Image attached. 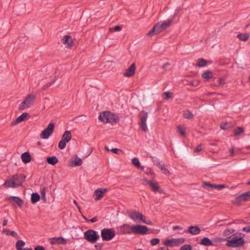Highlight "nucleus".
I'll use <instances>...</instances> for the list:
<instances>
[{
	"label": "nucleus",
	"mask_w": 250,
	"mask_h": 250,
	"mask_svg": "<svg viewBox=\"0 0 250 250\" xmlns=\"http://www.w3.org/2000/svg\"><path fill=\"white\" fill-rule=\"evenodd\" d=\"M244 236L241 233H236L226 238V241L228 242L226 245L229 247L236 248L240 247L243 246L245 241L241 235Z\"/></svg>",
	"instance_id": "f257e3e1"
},
{
	"label": "nucleus",
	"mask_w": 250,
	"mask_h": 250,
	"mask_svg": "<svg viewBox=\"0 0 250 250\" xmlns=\"http://www.w3.org/2000/svg\"><path fill=\"white\" fill-rule=\"evenodd\" d=\"M98 118L100 121L104 123H116L119 120L118 117L116 114L112 113L110 111H104L101 113Z\"/></svg>",
	"instance_id": "f03ea898"
},
{
	"label": "nucleus",
	"mask_w": 250,
	"mask_h": 250,
	"mask_svg": "<svg viewBox=\"0 0 250 250\" xmlns=\"http://www.w3.org/2000/svg\"><path fill=\"white\" fill-rule=\"evenodd\" d=\"M98 232L93 229H88L84 232V238L91 244L95 243L99 239Z\"/></svg>",
	"instance_id": "7ed1b4c3"
},
{
	"label": "nucleus",
	"mask_w": 250,
	"mask_h": 250,
	"mask_svg": "<svg viewBox=\"0 0 250 250\" xmlns=\"http://www.w3.org/2000/svg\"><path fill=\"white\" fill-rule=\"evenodd\" d=\"M35 100V96L33 94H30L26 96L25 99L20 104L19 109L23 110L30 107L34 103Z\"/></svg>",
	"instance_id": "20e7f679"
},
{
	"label": "nucleus",
	"mask_w": 250,
	"mask_h": 250,
	"mask_svg": "<svg viewBox=\"0 0 250 250\" xmlns=\"http://www.w3.org/2000/svg\"><path fill=\"white\" fill-rule=\"evenodd\" d=\"M115 235V231L112 229H104L101 230V237L104 241H110Z\"/></svg>",
	"instance_id": "39448f33"
},
{
	"label": "nucleus",
	"mask_w": 250,
	"mask_h": 250,
	"mask_svg": "<svg viewBox=\"0 0 250 250\" xmlns=\"http://www.w3.org/2000/svg\"><path fill=\"white\" fill-rule=\"evenodd\" d=\"M132 233L135 234L144 235L147 233L148 229L146 226L143 225H134L131 227Z\"/></svg>",
	"instance_id": "423d86ee"
},
{
	"label": "nucleus",
	"mask_w": 250,
	"mask_h": 250,
	"mask_svg": "<svg viewBox=\"0 0 250 250\" xmlns=\"http://www.w3.org/2000/svg\"><path fill=\"white\" fill-rule=\"evenodd\" d=\"M55 127V125L52 123H50L47 127L44 129L40 135V138L42 139H46L52 134Z\"/></svg>",
	"instance_id": "0eeeda50"
},
{
	"label": "nucleus",
	"mask_w": 250,
	"mask_h": 250,
	"mask_svg": "<svg viewBox=\"0 0 250 250\" xmlns=\"http://www.w3.org/2000/svg\"><path fill=\"white\" fill-rule=\"evenodd\" d=\"M250 199V191L243 193L236 197L233 201V203L237 205L241 204L242 202H245Z\"/></svg>",
	"instance_id": "6e6552de"
},
{
	"label": "nucleus",
	"mask_w": 250,
	"mask_h": 250,
	"mask_svg": "<svg viewBox=\"0 0 250 250\" xmlns=\"http://www.w3.org/2000/svg\"><path fill=\"white\" fill-rule=\"evenodd\" d=\"M144 181L146 182V184L149 185L150 188L154 192H158L160 193H164V190L163 189L160 188V187L158 186V183L156 181H152V180H148L146 179H144Z\"/></svg>",
	"instance_id": "1a4fd4ad"
},
{
	"label": "nucleus",
	"mask_w": 250,
	"mask_h": 250,
	"mask_svg": "<svg viewBox=\"0 0 250 250\" xmlns=\"http://www.w3.org/2000/svg\"><path fill=\"white\" fill-rule=\"evenodd\" d=\"M128 215L135 222H143V220L145 218V216L142 213L135 210L130 212Z\"/></svg>",
	"instance_id": "9d476101"
},
{
	"label": "nucleus",
	"mask_w": 250,
	"mask_h": 250,
	"mask_svg": "<svg viewBox=\"0 0 250 250\" xmlns=\"http://www.w3.org/2000/svg\"><path fill=\"white\" fill-rule=\"evenodd\" d=\"M26 176L23 174H16L12 176V179L15 182L16 188L21 186L24 181Z\"/></svg>",
	"instance_id": "9b49d317"
},
{
	"label": "nucleus",
	"mask_w": 250,
	"mask_h": 250,
	"mask_svg": "<svg viewBox=\"0 0 250 250\" xmlns=\"http://www.w3.org/2000/svg\"><path fill=\"white\" fill-rule=\"evenodd\" d=\"M30 117V115L26 112L23 113L21 115L18 117L15 121L11 123L12 126L15 125L19 123L29 119Z\"/></svg>",
	"instance_id": "f8f14e48"
},
{
	"label": "nucleus",
	"mask_w": 250,
	"mask_h": 250,
	"mask_svg": "<svg viewBox=\"0 0 250 250\" xmlns=\"http://www.w3.org/2000/svg\"><path fill=\"white\" fill-rule=\"evenodd\" d=\"M163 30L161 26L160 23L155 24L154 27L147 33L148 36H152L154 34H158Z\"/></svg>",
	"instance_id": "ddd939ff"
},
{
	"label": "nucleus",
	"mask_w": 250,
	"mask_h": 250,
	"mask_svg": "<svg viewBox=\"0 0 250 250\" xmlns=\"http://www.w3.org/2000/svg\"><path fill=\"white\" fill-rule=\"evenodd\" d=\"M6 200L9 201L13 205L17 204L19 207H21L23 204V201L20 197L17 196H10L6 198Z\"/></svg>",
	"instance_id": "4468645a"
},
{
	"label": "nucleus",
	"mask_w": 250,
	"mask_h": 250,
	"mask_svg": "<svg viewBox=\"0 0 250 250\" xmlns=\"http://www.w3.org/2000/svg\"><path fill=\"white\" fill-rule=\"evenodd\" d=\"M107 191L105 188H100L96 189L94 192V195L95 196V200H100L104 196V194Z\"/></svg>",
	"instance_id": "2eb2a0df"
},
{
	"label": "nucleus",
	"mask_w": 250,
	"mask_h": 250,
	"mask_svg": "<svg viewBox=\"0 0 250 250\" xmlns=\"http://www.w3.org/2000/svg\"><path fill=\"white\" fill-rule=\"evenodd\" d=\"M136 70V65L135 63H133L128 68L126 69L124 73V75L125 77H130L134 75Z\"/></svg>",
	"instance_id": "dca6fc26"
},
{
	"label": "nucleus",
	"mask_w": 250,
	"mask_h": 250,
	"mask_svg": "<svg viewBox=\"0 0 250 250\" xmlns=\"http://www.w3.org/2000/svg\"><path fill=\"white\" fill-rule=\"evenodd\" d=\"M66 242V239L62 237L52 238L50 241V243L52 245L65 244Z\"/></svg>",
	"instance_id": "f3484780"
},
{
	"label": "nucleus",
	"mask_w": 250,
	"mask_h": 250,
	"mask_svg": "<svg viewBox=\"0 0 250 250\" xmlns=\"http://www.w3.org/2000/svg\"><path fill=\"white\" fill-rule=\"evenodd\" d=\"M188 232L192 235H197L200 233L201 229L197 226H191L188 228Z\"/></svg>",
	"instance_id": "a211bd4d"
},
{
	"label": "nucleus",
	"mask_w": 250,
	"mask_h": 250,
	"mask_svg": "<svg viewBox=\"0 0 250 250\" xmlns=\"http://www.w3.org/2000/svg\"><path fill=\"white\" fill-rule=\"evenodd\" d=\"M63 43L66 45V47L70 48L73 45V40L71 36L68 35L64 36L62 39Z\"/></svg>",
	"instance_id": "6ab92c4d"
},
{
	"label": "nucleus",
	"mask_w": 250,
	"mask_h": 250,
	"mask_svg": "<svg viewBox=\"0 0 250 250\" xmlns=\"http://www.w3.org/2000/svg\"><path fill=\"white\" fill-rule=\"evenodd\" d=\"M21 158L22 162L24 164L29 163L31 160V156L29 153L28 152H25L21 154Z\"/></svg>",
	"instance_id": "aec40b11"
},
{
	"label": "nucleus",
	"mask_w": 250,
	"mask_h": 250,
	"mask_svg": "<svg viewBox=\"0 0 250 250\" xmlns=\"http://www.w3.org/2000/svg\"><path fill=\"white\" fill-rule=\"evenodd\" d=\"M157 163H155V165L163 171L165 174H167L169 173V171L165 168V165L160 160H156Z\"/></svg>",
	"instance_id": "412c9836"
},
{
	"label": "nucleus",
	"mask_w": 250,
	"mask_h": 250,
	"mask_svg": "<svg viewBox=\"0 0 250 250\" xmlns=\"http://www.w3.org/2000/svg\"><path fill=\"white\" fill-rule=\"evenodd\" d=\"M72 138V135L70 131H65L62 136V140L68 143Z\"/></svg>",
	"instance_id": "4be33fe9"
},
{
	"label": "nucleus",
	"mask_w": 250,
	"mask_h": 250,
	"mask_svg": "<svg viewBox=\"0 0 250 250\" xmlns=\"http://www.w3.org/2000/svg\"><path fill=\"white\" fill-rule=\"evenodd\" d=\"M131 228L128 224H124L121 227V230L123 233L125 234H130L132 233L131 230H130Z\"/></svg>",
	"instance_id": "5701e85b"
},
{
	"label": "nucleus",
	"mask_w": 250,
	"mask_h": 250,
	"mask_svg": "<svg viewBox=\"0 0 250 250\" xmlns=\"http://www.w3.org/2000/svg\"><path fill=\"white\" fill-rule=\"evenodd\" d=\"M200 244L205 246H210L213 245L212 241L208 237H204L201 240Z\"/></svg>",
	"instance_id": "b1692460"
},
{
	"label": "nucleus",
	"mask_w": 250,
	"mask_h": 250,
	"mask_svg": "<svg viewBox=\"0 0 250 250\" xmlns=\"http://www.w3.org/2000/svg\"><path fill=\"white\" fill-rule=\"evenodd\" d=\"M58 159L56 156L48 157L46 158V162L51 165H55L58 162Z\"/></svg>",
	"instance_id": "393cba45"
},
{
	"label": "nucleus",
	"mask_w": 250,
	"mask_h": 250,
	"mask_svg": "<svg viewBox=\"0 0 250 250\" xmlns=\"http://www.w3.org/2000/svg\"><path fill=\"white\" fill-rule=\"evenodd\" d=\"M40 196L38 193H33L31 194V202L32 204H35L40 200Z\"/></svg>",
	"instance_id": "a878e982"
},
{
	"label": "nucleus",
	"mask_w": 250,
	"mask_h": 250,
	"mask_svg": "<svg viewBox=\"0 0 250 250\" xmlns=\"http://www.w3.org/2000/svg\"><path fill=\"white\" fill-rule=\"evenodd\" d=\"M132 163L137 168H140L142 170H144V167L143 166H141L139 160L138 158L136 157H134L132 159Z\"/></svg>",
	"instance_id": "bb28decb"
},
{
	"label": "nucleus",
	"mask_w": 250,
	"mask_h": 250,
	"mask_svg": "<svg viewBox=\"0 0 250 250\" xmlns=\"http://www.w3.org/2000/svg\"><path fill=\"white\" fill-rule=\"evenodd\" d=\"M3 185L7 188H16L15 182H14L12 179L11 180H7L5 181Z\"/></svg>",
	"instance_id": "cd10ccee"
},
{
	"label": "nucleus",
	"mask_w": 250,
	"mask_h": 250,
	"mask_svg": "<svg viewBox=\"0 0 250 250\" xmlns=\"http://www.w3.org/2000/svg\"><path fill=\"white\" fill-rule=\"evenodd\" d=\"M2 232L5 233L6 235H11V236H13V237H15V238L18 237V234L15 231H11L8 229H4L2 230Z\"/></svg>",
	"instance_id": "c85d7f7f"
},
{
	"label": "nucleus",
	"mask_w": 250,
	"mask_h": 250,
	"mask_svg": "<svg viewBox=\"0 0 250 250\" xmlns=\"http://www.w3.org/2000/svg\"><path fill=\"white\" fill-rule=\"evenodd\" d=\"M237 37L242 41H246L250 37V34L248 33L239 34L237 35Z\"/></svg>",
	"instance_id": "c756f323"
},
{
	"label": "nucleus",
	"mask_w": 250,
	"mask_h": 250,
	"mask_svg": "<svg viewBox=\"0 0 250 250\" xmlns=\"http://www.w3.org/2000/svg\"><path fill=\"white\" fill-rule=\"evenodd\" d=\"M147 118V113L143 110L140 114V122H146Z\"/></svg>",
	"instance_id": "7c9ffc66"
},
{
	"label": "nucleus",
	"mask_w": 250,
	"mask_h": 250,
	"mask_svg": "<svg viewBox=\"0 0 250 250\" xmlns=\"http://www.w3.org/2000/svg\"><path fill=\"white\" fill-rule=\"evenodd\" d=\"M202 77L203 78L206 79V80H208L209 79H211L212 78V72L209 70H208V71L204 72L202 74Z\"/></svg>",
	"instance_id": "2f4dec72"
},
{
	"label": "nucleus",
	"mask_w": 250,
	"mask_h": 250,
	"mask_svg": "<svg viewBox=\"0 0 250 250\" xmlns=\"http://www.w3.org/2000/svg\"><path fill=\"white\" fill-rule=\"evenodd\" d=\"M207 64V61L203 58H200L198 59L197 60V66L201 67H204Z\"/></svg>",
	"instance_id": "473e14b6"
},
{
	"label": "nucleus",
	"mask_w": 250,
	"mask_h": 250,
	"mask_svg": "<svg viewBox=\"0 0 250 250\" xmlns=\"http://www.w3.org/2000/svg\"><path fill=\"white\" fill-rule=\"evenodd\" d=\"M25 245V243L22 240H18L16 244V248L17 250H22V248Z\"/></svg>",
	"instance_id": "72a5a7b5"
},
{
	"label": "nucleus",
	"mask_w": 250,
	"mask_h": 250,
	"mask_svg": "<svg viewBox=\"0 0 250 250\" xmlns=\"http://www.w3.org/2000/svg\"><path fill=\"white\" fill-rule=\"evenodd\" d=\"M244 129L241 127H237L236 129H235L233 131V133L234 136H237L242 134L244 132Z\"/></svg>",
	"instance_id": "f704fd0d"
},
{
	"label": "nucleus",
	"mask_w": 250,
	"mask_h": 250,
	"mask_svg": "<svg viewBox=\"0 0 250 250\" xmlns=\"http://www.w3.org/2000/svg\"><path fill=\"white\" fill-rule=\"evenodd\" d=\"M171 22L172 21L169 20L167 21H165L163 22L160 23V25L162 27L163 29L165 30L170 25Z\"/></svg>",
	"instance_id": "c9c22d12"
},
{
	"label": "nucleus",
	"mask_w": 250,
	"mask_h": 250,
	"mask_svg": "<svg viewBox=\"0 0 250 250\" xmlns=\"http://www.w3.org/2000/svg\"><path fill=\"white\" fill-rule=\"evenodd\" d=\"M183 116L186 119H189L193 117V115L189 110H186L184 112Z\"/></svg>",
	"instance_id": "e433bc0d"
},
{
	"label": "nucleus",
	"mask_w": 250,
	"mask_h": 250,
	"mask_svg": "<svg viewBox=\"0 0 250 250\" xmlns=\"http://www.w3.org/2000/svg\"><path fill=\"white\" fill-rule=\"evenodd\" d=\"M235 230L234 229H226L223 233L224 236H228L229 234L233 233Z\"/></svg>",
	"instance_id": "4c0bfd02"
},
{
	"label": "nucleus",
	"mask_w": 250,
	"mask_h": 250,
	"mask_svg": "<svg viewBox=\"0 0 250 250\" xmlns=\"http://www.w3.org/2000/svg\"><path fill=\"white\" fill-rule=\"evenodd\" d=\"M174 239H167L165 241L164 244L166 246H172L175 245V240Z\"/></svg>",
	"instance_id": "58836bf2"
},
{
	"label": "nucleus",
	"mask_w": 250,
	"mask_h": 250,
	"mask_svg": "<svg viewBox=\"0 0 250 250\" xmlns=\"http://www.w3.org/2000/svg\"><path fill=\"white\" fill-rule=\"evenodd\" d=\"M172 96V93L169 91L165 92L163 94V99L167 100L171 98Z\"/></svg>",
	"instance_id": "ea45409f"
},
{
	"label": "nucleus",
	"mask_w": 250,
	"mask_h": 250,
	"mask_svg": "<svg viewBox=\"0 0 250 250\" xmlns=\"http://www.w3.org/2000/svg\"><path fill=\"white\" fill-rule=\"evenodd\" d=\"M82 164V160L76 156L75 160V163L72 166H80Z\"/></svg>",
	"instance_id": "a19ab883"
},
{
	"label": "nucleus",
	"mask_w": 250,
	"mask_h": 250,
	"mask_svg": "<svg viewBox=\"0 0 250 250\" xmlns=\"http://www.w3.org/2000/svg\"><path fill=\"white\" fill-rule=\"evenodd\" d=\"M41 192V196H42V200L44 202H45L46 201V197H45V192H46L45 188L44 187L42 188H41V192Z\"/></svg>",
	"instance_id": "79ce46f5"
},
{
	"label": "nucleus",
	"mask_w": 250,
	"mask_h": 250,
	"mask_svg": "<svg viewBox=\"0 0 250 250\" xmlns=\"http://www.w3.org/2000/svg\"><path fill=\"white\" fill-rule=\"evenodd\" d=\"M178 132L182 136H185L186 134V131L184 127L179 125L177 127Z\"/></svg>",
	"instance_id": "37998d69"
},
{
	"label": "nucleus",
	"mask_w": 250,
	"mask_h": 250,
	"mask_svg": "<svg viewBox=\"0 0 250 250\" xmlns=\"http://www.w3.org/2000/svg\"><path fill=\"white\" fill-rule=\"evenodd\" d=\"M67 142H65L64 141L61 140L58 144V147L60 149H64L66 146V144Z\"/></svg>",
	"instance_id": "c03bdc74"
},
{
	"label": "nucleus",
	"mask_w": 250,
	"mask_h": 250,
	"mask_svg": "<svg viewBox=\"0 0 250 250\" xmlns=\"http://www.w3.org/2000/svg\"><path fill=\"white\" fill-rule=\"evenodd\" d=\"M140 127L141 129L144 132H146L147 130V127L146 122H140Z\"/></svg>",
	"instance_id": "a18cd8bd"
},
{
	"label": "nucleus",
	"mask_w": 250,
	"mask_h": 250,
	"mask_svg": "<svg viewBox=\"0 0 250 250\" xmlns=\"http://www.w3.org/2000/svg\"><path fill=\"white\" fill-rule=\"evenodd\" d=\"M175 245H179L183 243L185 241V239L184 238H181L179 239H175Z\"/></svg>",
	"instance_id": "49530a36"
},
{
	"label": "nucleus",
	"mask_w": 250,
	"mask_h": 250,
	"mask_svg": "<svg viewBox=\"0 0 250 250\" xmlns=\"http://www.w3.org/2000/svg\"><path fill=\"white\" fill-rule=\"evenodd\" d=\"M204 187H208V188H209L212 189H215L216 185L215 184H212L209 183V182H204Z\"/></svg>",
	"instance_id": "de8ad7c7"
},
{
	"label": "nucleus",
	"mask_w": 250,
	"mask_h": 250,
	"mask_svg": "<svg viewBox=\"0 0 250 250\" xmlns=\"http://www.w3.org/2000/svg\"><path fill=\"white\" fill-rule=\"evenodd\" d=\"M110 151L114 153L120 154L123 153V151L122 150L119 149V148H112L110 149Z\"/></svg>",
	"instance_id": "09e8293b"
},
{
	"label": "nucleus",
	"mask_w": 250,
	"mask_h": 250,
	"mask_svg": "<svg viewBox=\"0 0 250 250\" xmlns=\"http://www.w3.org/2000/svg\"><path fill=\"white\" fill-rule=\"evenodd\" d=\"M192 250V247L188 244L185 245L183 246L181 248L180 250Z\"/></svg>",
	"instance_id": "8fccbe9b"
},
{
	"label": "nucleus",
	"mask_w": 250,
	"mask_h": 250,
	"mask_svg": "<svg viewBox=\"0 0 250 250\" xmlns=\"http://www.w3.org/2000/svg\"><path fill=\"white\" fill-rule=\"evenodd\" d=\"M160 242V239L159 238H153L150 241V243L152 245L155 246L159 244Z\"/></svg>",
	"instance_id": "3c124183"
},
{
	"label": "nucleus",
	"mask_w": 250,
	"mask_h": 250,
	"mask_svg": "<svg viewBox=\"0 0 250 250\" xmlns=\"http://www.w3.org/2000/svg\"><path fill=\"white\" fill-rule=\"evenodd\" d=\"M213 240L214 242H223L224 241H226V238H220V237H216V238H214L213 239Z\"/></svg>",
	"instance_id": "603ef678"
},
{
	"label": "nucleus",
	"mask_w": 250,
	"mask_h": 250,
	"mask_svg": "<svg viewBox=\"0 0 250 250\" xmlns=\"http://www.w3.org/2000/svg\"><path fill=\"white\" fill-rule=\"evenodd\" d=\"M202 145L200 144V145H198L197 147L194 149V152L195 153H197V152L201 151L202 150Z\"/></svg>",
	"instance_id": "864d4df0"
},
{
	"label": "nucleus",
	"mask_w": 250,
	"mask_h": 250,
	"mask_svg": "<svg viewBox=\"0 0 250 250\" xmlns=\"http://www.w3.org/2000/svg\"><path fill=\"white\" fill-rule=\"evenodd\" d=\"M217 81L219 83V85H223L225 83V80L223 78H219Z\"/></svg>",
	"instance_id": "5fc2aeb1"
},
{
	"label": "nucleus",
	"mask_w": 250,
	"mask_h": 250,
	"mask_svg": "<svg viewBox=\"0 0 250 250\" xmlns=\"http://www.w3.org/2000/svg\"><path fill=\"white\" fill-rule=\"evenodd\" d=\"M225 187L224 185H216L215 189L220 190L224 188Z\"/></svg>",
	"instance_id": "6e6d98bb"
},
{
	"label": "nucleus",
	"mask_w": 250,
	"mask_h": 250,
	"mask_svg": "<svg viewBox=\"0 0 250 250\" xmlns=\"http://www.w3.org/2000/svg\"><path fill=\"white\" fill-rule=\"evenodd\" d=\"M143 222L146 224H147V225H153V223L152 222L150 221V220H148V221H146V217H145V218L144 219V220H143Z\"/></svg>",
	"instance_id": "4d7b16f0"
},
{
	"label": "nucleus",
	"mask_w": 250,
	"mask_h": 250,
	"mask_svg": "<svg viewBox=\"0 0 250 250\" xmlns=\"http://www.w3.org/2000/svg\"><path fill=\"white\" fill-rule=\"evenodd\" d=\"M243 231L250 232V226L245 227L242 229Z\"/></svg>",
	"instance_id": "13d9d810"
},
{
	"label": "nucleus",
	"mask_w": 250,
	"mask_h": 250,
	"mask_svg": "<svg viewBox=\"0 0 250 250\" xmlns=\"http://www.w3.org/2000/svg\"><path fill=\"white\" fill-rule=\"evenodd\" d=\"M170 65V63L169 62H166L165 63H164L162 66V68L163 69L165 70H167V67Z\"/></svg>",
	"instance_id": "bf43d9fd"
},
{
	"label": "nucleus",
	"mask_w": 250,
	"mask_h": 250,
	"mask_svg": "<svg viewBox=\"0 0 250 250\" xmlns=\"http://www.w3.org/2000/svg\"><path fill=\"white\" fill-rule=\"evenodd\" d=\"M189 84H190L193 86H197L198 85L199 83L198 82L192 81L189 83Z\"/></svg>",
	"instance_id": "052dcab7"
},
{
	"label": "nucleus",
	"mask_w": 250,
	"mask_h": 250,
	"mask_svg": "<svg viewBox=\"0 0 250 250\" xmlns=\"http://www.w3.org/2000/svg\"><path fill=\"white\" fill-rule=\"evenodd\" d=\"M34 250H45L43 246H37L34 248Z\"/></svg>",
	"instance_id": "680f3d73"
},
{
	"label": "nucleus",
	"mask_w": 250,
	"mask_h": 250,
	"mask_svg": "<svg viewBox=\"0 0 250 250\" xmlns=\"http://www.w3.org/2000/svg\"><path fill=\"white\" fill-rule=\"evenodd\" d=\"M98 221V218L97 216H95L93 217V218L89 219L88 221L91 222V223H94L96 222H97Z\"/></svg>",
	"instance_id": "e2e57ef3"
},
{
	"label": "nucleus",
	"mask_w": 250,
	"mask_h": 250,
	"mask_svg": "<svg viewBox=\"0 0 250 250\" xmlns=\"http://www.w3.org/2000/svg\"><path fill=\"white\" fill-rule=\"evenodd\" d=\"M53 83H54V82H50V83H47V84L43 85V90H45V89H46V88H47L48 87H49L50 86H51V85Z\"/></svg>",
	"instance_id": "0e129e2a"
},
{
	"label": "nucleus",
	"mask_w": 250,
	"mask_h": 250,
	"mask_svg": "<svg viewBox=\"0 0 250 250\" xmlns=\"http://www.w3.org/2000/svg\"><path fill=\"white\" fill-rule=\"evenodd\" d=\"M113 29L115 31H119L122 30V27L120 25H116L113 28Z\"/></svg>",
	"instance_id": "69168bd1"
},
{
	"label": "nucleus",
	"mask_w": 250,
	"mask_h": 250,
	"mask_svg": "<svg viewBox=\"0 0 250 250\" xmlns=\"http://www.w3.org/2000/svg\"><path fill=\"white\" fill-rule=\"evenodd\" d=\"M182 228L180 227V226H173V230H176V229H182Z\"/></svg>",
	"instance_id": "338daca9"
},
{
	"label": "nucleus",
	"mask_w": 250,
	"mask_h": 250,
	"mask_svg": "<svg viewBox=\"0 0 250 250\" xmlns=\"http://www.w3.org/2000/svg\"><path fill=\"white\" fill-rule=\"evenodd\" d=\"M151 159H152L153 162L154 163L155 165V163H157V162L156 160H159L158 158L154 157H151Z\"/></svg>",
	"instance_id": "774afa93"
}]
</instances>
